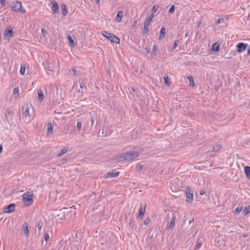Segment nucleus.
Listing matches in <instances>:
<instances>
[{
	"instance_id": "1",
	"label": "nucleus",
	"mask_w": 250,
	"mask_h": 250,
	"mask_svg": "<svg viewBox=\"0 0 250 250\" xmlns=\"http://www.w3.org/2000/svg\"><path fill=\"white\" fill-rule=\"evenodd\" d=\"M34 194L33 191H26L22 196L24 203L26 206H29L33 203V197Z\"/></svg>"
},
{
	"instance_id": "2",
	"label": "nucleus",
	"mask_w": 250,
	"mask_h": 250,
	"mask_svg": "<svg viewBox=\"0 0 250 250\" xmlns=\"http://www.w3.org/2000/svg\"><path fill=\"white\" fill-rule=\"evenodd\" d=\"M102 34L105 38L110 41L111 42H115L118 44L120 43V39L113 34L108 33L106 31H103Z\"/></svg>"
},
{
	"instance_id": "3",
	"label": "nucleus",
	"mask_w": 250,
	"mask_h": 250,
	"mask_svg": "<svg viewBox=\"0 0 250 250\" xmlns=\"http://www.w3.org/2000/svg\"><path fill=\"white\" fill-rule=\"evenodd\" d=\"M138 156V152L135 151L127 152L122 154L123 158L128 161L133 160Z\"/></svg>"
},
{
	"instance_id": "4",
	"label": "nucleus",
	"mask_w": 250,
	"mask_h": 250,
	"mask_svg": "<svg viewBox=\"0 0 250 250\" xmlns=\"http://www.w3.org/2000/svg\"><path fill=\"white\" fill-rule=\"evenodd\" d=\"M11 7L12 9L16 12H21L25 13L26 12L25 10H22L21 2L19 1H15L11 3Z\"/></svg>"
},
{
	"instance_id": "5",
	"label": "nucleus",
	"mask_w": 250,
	"mask_h": 250,
	"mask_svg": "<svg viewBox=\"0 0 250 250\" xmlns=\"http://www.w3.org/2000/svg\"><path fill=\"white\" fill-rule=\"evenodd\" d=\"M186 195L187 197V199L186 200V201L188 203H190L193 201V191L191 189H190L189 188H188L186 189Z\"/></svg>"
},
{
	"instance_id": "6",
	"label": "nucleus",
	"mask_w": 250,
	"mask_h": 250,
	"mask_svg": "<svg viewBox=\"0 0 250 250\" xmlns=\"http://www.w3.org/2000/svg\"><path fill=\"white\" fill-rule=\"evenodd\" d=\"M248 44L243 42L238 43L237 45V51L239 53L244 52L247 48Z\"/></svg>"
},
{
	"instance_id": "7",
	"label": "nucleus",
	"mask_w": 250,
	"mask_h": 250,
	"mask_svg": "<svg viewBox=\"0 0 250 250\" xmlns=\"http://www.w3.org/2000/svg\"><path fill=\"white\" fill-rule=\"evenodd\" d=\"M15 205L13 203H12L6 207L4 209V213H10L14 211L15 210Z\"/></svg>"
},
{
	"instance_id": "8",
	"label": "nucleus",
	"mask_w": 250,
	"mask_h": 250,
	"mask_svg": "<svg viewBox=\"0 0 250 250\" xmlns=\"http://www.w3.org/2000/svg\"><path fill=\"white\" fill-rule=\"evenodd\" d=\"M5 37L8 38H12L13 37V29L11 27H9L6 28L5 32L4 34Z\"/></svg>"
},
{
	"instance_id": "9",
	"label": "nucleus",
	"mask_w": 250,
	"mask_h": 250,
	"mask_svg": "<svg viewBox=\"0 0 250 250\" xmlns=\"http://www.w3.org/2000/svg\"><path fill=\"white\" fill-rule=\"evenodd\" d=\"M51 4H52V6H53L52 7V10L54 13L57 12L58 11V9H59V6H58L57 2L54 0H51Z\"/></svg>"
},
{
	"instance_id": "10",
	"label": "nucleus",
	"mask_w": 250,
	"mask_h": 250,
	"mask_svg": "<svg viewBox=\"0 0 250 250\" xmlns=\"http://www.w3.org/2000/svg\"><path fill=\"white\" fill-rule=\"evenodd\" d=\"M150 26V23L146 22L145 21L144 26L143 29V33L144 34H146L148 32V28Z\"/></svg>"
},
{
	"instance_id": "11",
	"label": "nucleus",
	"mask_w": 250,
	"mask_h": 250,
	"mask_svg": "<svg viewBox=\"0 0 250 250\" xmlns=\"http://www.w3.org/2000/svg\"><path fill=\"white\" fill-rule=\"evenodd\" d=\"M175 220H176V216H175L174 215V213H173V217H172L171 220V221L168 225V229H171L174 227V226L175 225Z\"/></svg>"
},
{
	"instance_id": "12",
	"label": "nucleus",
	"mask_w": 250,
	"mask_h": 250,
	"mask_svg": "<svg viewBox=\"0 0 250 250\" xmlns=\"http://www.w3.org/2000/svg\"><path fill=\"white\" fill-rule=\"evenodd\" d=\"M146 206V205L145 204L144 206H141L140 207V209H139V215L138 217L144 215V214L145 213Z\"/></svg>"
},
{
	"instance_id": "13",
	"label": "nucleus",
	"mask_w": 250,
	"mask_h": 250,
	"mask_svg": "<svg viewBox=\"0 0 250 250\" xmlns=\"http://www.w3.org/2000/svg\"><path fill=\"white\" fill-rule=\"evenodd\" d=\"M54 65L53 64V62L51 63L50 62H48V63L46 66H45V68L48 70L49 71H52L54 69Z\"/></svg>"
},
{
	"instance_id": "14",
	"label": "nucleus",
	"mask_w": 250,
	"mask_h": 250,
	"mask_svg": "<svg viewBox=\"0 0 250 250\" xmlns=\"http://www.w3.org/2000/svg\"><path fill=\"white\" fill-rule=\"evenodd\" d=\"M166 32L165 27H162L161 29L160 34H159V40H161L165 37V34Z\"/></svg>"
},
{
	"instance_id": "15",
	"label": "nucleus",
	"mask_w": 250,
	"mask_h": 250,
	"mask_svg": "<svg viewBox=\"0 0 250 250\" xmlns=\"http://www.w3.org/2000/svg\"><path fill=\"white\" fill-rule=\"evenodd\" d=\"M124 16V13L123 11H119L117 15L116 21L118 22H120L121 21L122 18Z\"/></svg>"
},
{
	"instance_id": "16",
	"label": "nucleus",
	"mask_w": 250,
	"mask_h": 250,
	"mask_svg": "<svg viewBox=\"0 0 250 250\" xmlns=\"http://www.w3.org/2000/svg\"><path fill=\"white\" fill-rule=\"evenodd\" d=\"M44 99V95L43 92L42 90V89H39L38 90V100L40 101H42Z\"/></svg>"
},
{
	"instance_id": "17",
	"label": "nucleus",
	"mask_w": 250,
	"mask_h": 250,
	"mask_svg": "<svg viewBox=\"0 0 250 250\" xmlns=\"http://www.w3.org/2000/svg\"><path fill=\"white\" fill-rule=\"evenodd\" d=\"M23 233L26 236H28V235L29 233V230L28 228L27 224L26 223H24L23 225Z\"/></svg>"
},
{
	"instance_id": "18",
	"label": "nucleus",
	"mask_w": 250,
	"mask_h": 250,
	"mask_svg": "<svg viewBox=\"0 0 250 250\" xmlns=\"http://www.w3.org/2000/svg\"><path fill=\"white\" fill-rule=\"evenodd\" d=\"M61 9L63 16H65L67 13L66 5L64 4H62L61 6Z\"/></svg>"
},
{
	"instance_id": "19",
	"label": "nucleus",
	"mask_w": 250,
	"mask_h": 250,
	"mask_svg": "<svg viewBox=\"0 0 250 250\" xmlns=\"http://www.w3.org/2000/svg\"><path fill=\"white\" fill-rule=\"evenodd\" d=\"M245 173L247 177L250 179V167L247 166L244 168Z\"/></svg>"
},
{
	"instance_id": "20",
	"label": "nucleus",
	"mask_w": 250,
	"mask_h": 250,
	"mask_svg": "<svg viewBox=\"0 0 250 250\" xmlns=\"http://www.w3.org/2000/svg\"><path fill=\"white\" fill-rule=\"evenodd\" d=\"M119 172L112 171L111 172H109L108 174V176L110 177H116L119 175Z\"/></svg>"
},
{
	"instance_id": "21",
	"label": "nucleus",
	"mask_w": 250,
	"mask_h": 250,
	"mask_svg": "<svg viewBox=\"0 0 250 250\" xmlns=\"http://www.w3.org/2000/svg\"><path fill=\"white\" fill-rule=\"evenodd\" d=\"M219 44L217 42H215L213 44L212 49L215 51H218L219 49Z\"/></svg>"
},
{
	"instance_id": "22",
	"label": "nucleus",
	"mask_w": 250,
	"mask_h": 250,
	"mask_svg": "<svg viewBox=\"0 0 250 250\" xmlns=\"http://www.w3.org/2000/svg\"><path fill=\"white\" fill-rule=\"evenodd\" d=\"M143 162H141L136 165V168L138 170L141 171L143 168Z\"/></svg>"
},
{
	"instance_id": "23",
	"label": "nucleus",
	"mask_w": 250,
	"mask_h": 250,
	"mask_svg": "<svg viewBox=\"0 0 250 250\" xmlns=\"http://www.w3.org/2000/svg\"><path fill=\"white\" fill-rule=\"evenodd\" d=\"M188 79L189 81L190 85L192 86H194V80L193 79V77L192 76H189L188 77Z\"/></svg>"
},
{
	"instance_id": "24",
	"label": "nucleus",
	"mask_w": 250,
	"mask_h": 250,
	"mask_svg": "<svg viewBox=\"0 0 250 250\" xmlns=\"http://www.w3.org/2000/svg\"><path fill=\"white\" fill-rule=\"evenodd\" d=\"M221 147L220 145H216L213 147L212 151L217 152L221 148Z\"/></svg>"
},
{
	"instance_id": "25",
	"label": "nucleus",
	"mask_w": 250,
	"mask_h": 250,
	"mask_svg": "<svg viewBox=\"0 0 250 250\" xmlns=\"http://www.w3.org/2000/svg\"><path fill=\"white\" fill-rule=\"evenodd\" d=\"M67 151V149L65 148H63L58 154L57 157H60L63 154H65Z\"/></svg>"
},
{
	"instance_id": "26",
	"label": "nucleus",
	"mask_w": 250,
	"mask_h": 250,
	"mask_svg": "<svg viewBox=\"0 0 250 250\" xmlns=\"http://www.w3.org/2000/svg\"><path fill=\"white\" fill-rule=\"evenodd\" d=\"M249 212H250V206L248 205L245 207L244 210H243V213L245 215H246Z\"/></svg>"
},
{
	"instance_id": "27",
	"label": "nucleus",
	"mask_w": 250,
	"mask_h": 250,
	"mask_svg": "<svg viewBox=\"0 0 250 250\" xmlns=\"http://www.w3.org/2000/svg\"><path fill=\"white\" fill-rule=\"evenodd\" d=\"M154 18V16L153 14L150 15L148 16V17L146 20L145 22L150 23L151 21H152Z\"/></svg>"
},
{
	"instance_id": "28",
	"label": "nucleus",
	"mask_w": 250,
	"mask_h": 250,
	"mask_svg": "<svg viewBox=\"0 0 250 250\" xmlns=\"http://www.w3.org/2000/svg\"><path fill=\"white\" fill-rule=\"evenodd\" d=\"M67 39L69 41L70 45L71 46H74L75 45L74 41L73 39L72 38V37L70 36H68L67 37Z\"/></svg>"
},
{
	"instance_id": "29",
	"label": "nucleus",
	"mask_w": 250,
	"mask_h": 250,
	"mask_svg": "<svg viewBox=\"0 0 250 250\" xmlns=\"http://www.w3.org/2000/svg\"><path fill=\"white\" fill-rule=\"evenodd\" d=\"M23 116L25 118H28L30 116L29 111V108H27L25 111L23 113Z\"/></svg>"
},
{
	"instance_id": "30",
	"label": "nucleus",
	"mask_w": 250,
	"mask_h": 250,
	"mask_svg": "<svg viewBox=\"0 0 250 250\" xmlns=\"http://www.w3.org/2000/svg\"><path fill=\"white\" fill-rule=\"evenodd\" d=\"M201 246H202V242H201V241H200L199 240H198L197 241L196 244L195 245L194 250H198L201 247Z\"/></svg>"
},
{
	"instance_id": "31",
	"label": "nucleus",
	"mask_w": 250,
	"mask_h": 250,
	"mask_svg": "<svg viewBox=\"0 0 250 250\" xmlns=\"http://www.w3.org/2000/svg\"><path fill=\"white\" fill-rule=\"evenodd\" d=\"M26 67L25 65H23L21 66V70H20V73L21 75H24Z\"/></svg>"
},
{
	"instance_id": "32",
	"label": "nucleus",
	"mask_w": 250,
	"mask_h": 250,
	"mask_svg": "<svg viewBox=\"0 0 250 250\" xmlns=\"http://www.w3.org/2000/svg\"><path fill=\"white\" fill-rule=\"evenodd\" d=\"M157 52V48L156 44H154L152 49V53L153 55H155Z\"/></svg>"
},
{
	"instance_id": "33",
	"label": "nucleus",
	"mask_w": 250,
	"mask_h": 250,
	"mask_svg": "<svg viewBox=\"0 0 250 250\" xmlns=\"http://www.w3.org/2000/svg\"><path fill=\"white\" fill-rule=\"evenodd\" d=\"M53 131V128L51 124H48L47 125V131L48 133H50Z\"/></svg>"
},
{
	"instance_id": "34",
	"label": "nucleus",
	"mask_w": 250,
	"mask_h": 250,
	"mask_svg": "<svg viewBox=\"0 0 250 250\" xmlns=\"http://www.w3.org/2000/svg\"><path fill=\"white\" fill-rule=\"evenodd\" d=\"M175 10V6H174V5H172V6L170 7V9H169V11H168V13H169V14H172V13H174V12Z\"/></svg>"
},
{
	"instance_id": "35",
	"label": "nucleus",
	"mask_w": 250,
	"mask_h": 250,
	"mask_svg": "<svg viewBox=\"0 0 250 250\" xmlns=\"http://www.w3.org/2000/svg\"><path fill=\"white\" fill-rule=\"evenodd\" d=\"M164 79L165 83L167 85H168L169 84V83L168 82V81H169L168 77L167 75H166L164 76Z\"/></svg>"
},
{
	"instance_id": "36",
	"label": "nucleus",
	"mask_w": 250,
	"mask_h": 250,
	"mask_svg": "<svg viewBox=\"0 0 250 250\" xmlns=\"http://www.w3.org/2000/svg\"><path fill=\"white\" fill-rule=\"evenodd\" d=\"M241 207H237L234 210V213H239L241 212Z\"/></svg>"
},
{
	"instance_id": "37",
	"label": "nucleus",
	"mask_w": 250,
	"mask_h": 250,
	"mask_svg": "<svg viewBox=\"0 0 250 250\" xmlns=\"http://www.w3.org/2000/svg\"><path fill=\"white\" fill-rule=\"evenodd\" d=\"M13 94L19 95V89L18 87L15 88L13 90Z\"/></svg>"
},
{
	"instance_id": "38",
	"label": "nucleus",
	"mask_w": 250,
	"mask_h": 250,
	"mask_svg": "<svg viewBox=\"0 0 250 250\" xmlns=\"http://www.w3.org/2000/svg\"><path fill=\"white\" fill-rule=\"evenodd\" d=\"M80 83V86L81 88H83L84 87H85L84 83H83L82 80H79Z\"/></svg>"
},
{
	"instance_id": "39",
	"label": "nucleus",
	"mask_w": 250,
	"mask_h": 250,
	"mask_svg": "<svg viewBox=\"0 0 250 250\" xmlns=\"http://www.w3.org/2000/svg\"><path fill=\"white\" fill-rule=\"evenodd\" d=\"M81 126H82L81 123L80 122H78L77 124V127L78 130L79 131H80L81 130Z\"/></svg>"
},
{
	"instance_id": "40",
	"label": "nucleus",
	"mask_w": 250,
	"mask_h": 250,
	"mask_svg": "<svg viewBox=\"0 0 250 250\" xmlns=\"http://www.w3.org/2000/svg\"><path fill=\"white\" fill-rule=\"evenodd\" d=\"M150 222V219L149 218H147L146 219L144 222V224L145 225H147Z\"/></svg>"
},
{
	"instance_id": "41",
	"label": "nucleus",
	"mask_w": 250,
	"mask_h": 250,
	"mask_svg": "<svg viewBox=\"0 0 250 250\" xmlns=\"http://www.w3.org/2000/svg\"><path fill=\"white\" fill-rule=\"evenodd\" d=\"M224 19L223 18L219 19L216 22V24H219L224 22Z\"/></svg>"
},
{
	"instance_id": "42",
	"label": "nucleus",
	"mask_w": 250,
	"mask_h": 250,
	"mask_svg": "<svg viewBox=\"0 0 250 250\" xmlns=\"http://www.w3.org/2000/svg\"><path fill=\"white\" fill-rule=\"evenodd\" d=\"M60 215V219H63L64 218V215L63 214V212L62 211V210L60 211V213L58 214V216H59Z\"/></svg>"
},
{
	"instance_id": "43",
	"label": "nucleus",
	"mask_w": 250,
	"mask_h": 250,
	"mask_svg": "<svg viewBox=\"0 0 250 250\" xmlns=\"http://www.w3.org/2000/svg\"><path fill=\"white\" fill-rule=\"evenodd\" d=\"M49 239V235L48 233H45L44 235L45 241L47 242L48 240Z\"/></svg>"
},
{
	"instance_id": "44",
	"label": "nucleus",
	"mask_w": 250,
	"mask_h": 250,
	"mask_svg": "<svg viewBox=\"0 0 250 250\" xmlns=\"http://www.w3.org/2000/svg\"><path fill=\"white\" fill-rule=\"evenodd\" d=\"M179 44V41H176L173 46V49H175Z\"/></svg>"
},
{
	"instance_id": "45",
	"label": "nucleus",
	"mask_w": 250,
	"mask_h": 250,
	"mask_svg": "<svg viewBox=\"0 0 250 250\" xmlns=\"http://www.w3.org/2000/svg\"><path fill=\"white\" fill-rule=\"evenodd\" d=\"M157 9H158V6H156V5H154V6L153 7V8H152V12H153V13L155 12L157 10Z\"/></svg>"
},
{
	"instance_id": "46",
	"label": "nucleus",
	"mask_w": 250,
	"mask_h": 250,
	"mask_svg": "<svg viewBox=\"0 0 250 250\" xmlns=\"http://www.w3.org/2000/svg\"><path fill=\"white\" fill-rule=\"evenodd\" d=\"M0 3L2 6H4L5 4V0H0Z\"/></svg>"
},
{
	"instance_id": "47",
	"label": "nucleus",
	"mask_w": 250,
	"mask_h": 250,
	"mask_svg": "<svg viewBox=\"0 0 250 250\" xmlns=\"http://www.w3.org/2000/svg\"><path fill=\"white\" fill-rule=\"evenodd\" d=\"M42 33L43 34H44V35H45V34H47V31H46V30L45 29H42Z\"/></svg>"
},
{
	"instance_id": "48",
	"label": "nucleus",
	"mask_w": 250,
	"mask_h": 250,
	"mask_svg": "<svg viewBox=\"0 0 250 250\" xmlns=\"http://www.w3.org/2000/svg\"><path fill=\"white\" fill-rule=\"evenodd\" d=\"M94 121H95L94 118H92L91 119V125L92 126L94 125Z\"/></svg>"
},
{
	"instance_id": "49",
	"label": "nucleus",
	"mask_w": 250,
	"mask_h": 250,
	"mask_svg": "<svg viewBox=\"0 0 250 250\" xmlns=\"http://www.w3.org/2000/svg\"><path fill=\"white\" fill-rule=\"evenodd\" d=\"M42 225L40 223H38V228L39 230H40L42 229Z\"/></svg>"
},
{
	"instance_id": "50",
	"label": "nucleus",
	"mask_w": 250,
	"mask_h": 250,
	"mask_svg": "<svg viewBox=\"0 0 250 250\" xmlns=\"http://www.w3.org/2000/svg\"><path fill=\"white\" fill-rule=\"evenodd\" d=\"M205 193V192L204 190H202L200 191V195H204Z\"/></svg>"
},
{
	"instance_id": "51",
	"label": "nucleus",
	"mask_w": 250,
	"mask_h": 250,
	"mask_svg": "<svg viewBox=\"0 0 250 250\" xmlns=\"http://www.w3.org/2000/svg\"><path fill=\"white\" fill-rule=\"evenodd\" d=\"M3 147L1 145H0V154H1L2 152Z\"/></svg>"
},
{
	"instance_id": "52",
	"label": "nucleus",
	"mask_w": 250,
	"mask_h": 250,
	"mask_svg": "<svg viewBox=\"0 0 250 250\" xmlns=\"http://www.w3.org/2000/svg\"><path fill=\"white\" fill-rule=\"evenodd\" d=\"M247 53L248 55H250V45L249 47V48L248 49Z\"/></svg>"
},
{
	"instance_id": "53",
	"label": "nucleus",
	"mask_w": 250,
	"mask_h": 250,
	"mask_svg": "<svg viewBox=\"0 0 250 250\" xmlns=\"http://www.w3.org/2000/svg\"><path fill=\"white\" fill-rule=\"evenodd\" d=\"M72 70H73V72H74V74L75 75H76V70H75V68L74 67V68H72Z\"/></svg>"
},
{
	"instance_id": "54",
	"label": "nucleus",
	"mask_w": 250,
	"mask_h": 250,
	"mask_svg": "<svg viewBox=\"0 0 250 250\" xmlns=\"http://www.w3.org/2000/svg\"><path fill=\"white\" fill-rule=\"evenodd\" d=\"M54 63L56 64H57L58 65H59V62L58 60H57V61H55Z\"/></svg>"
},
{
	"instance_id": "55",
	"label": "nucleus",
	"mask_w": 250,
	"mask_h": 250,
	"mask_svg": "<svg viewBox=\"0 0 250 250\" xmlns=\"http://www.w3.org/2000/svg\"><path fill=\"white\" fill-rule=\"evenodd\" d=\"M201 21H199V22H198L197 26H199L200 25V24H201Z\"/></svg>"
},
{
	"instance_id": "56",
	"label": "nucleus",
	"mask_w": 250,
	"mask_h": 250,
	"mask_svg": "<svg viewBox=\"0 0 250 250\" xmlns=\"http://www.w3.org/2000/svg\"><path fill=\"white\" fill-rule=\"evenodd\" d=\"M100 0H96V3H97V4H98V3H99V2H100Z\"/></svg>"
},
{
	"instance_id": "57",
	"label": "nucleus",
	"mask_w": 250,
	"mask_h": 250,
	"mask_svg": "<svg viewBox=\"0 0 250 250\" xmlns=\"http://www.w3.org/2000/svg\"><path fill=\"white\" fill-rule=\"evenodd\" d=\"M243 236H244V237H247V234L244 233V234H243Z\"/></svg>"
},
{
	"instance_id": "58",
	"label": "nucleus",
	"mask_w": 250,
	"mask_h": 250,
	"mask_svg": "<svg viewBox=\"0 0 250 250\" xmlns=\"http://www.w3.org/2000/svg\"><path fill=\"white\" fill-rule=\"evenodd\" d=\"M146 50H147V53H149V50L148 49H146Z\"/></svg>"
},
{
	"instance_id": "59",
	"label": "nucleus",
	"mask_w": 250,
	"mask_h": 250,
	"mask_svg": "<svg viewBox=\"0 0 250 250\" xmlns=\"http://www.w3.org/2000/svg\"><path fill=\"white\" fill-rule=\"evenodd\" d=\"M186 37H188V33H186Z\"/></svg>"
},
{
	"instance_id": "60",
	"label": "nucleus",
	"mask_w": 250,
	"mask_h": 250,
	"mask_svg": "<svg viewBox=\"0 0 250 250\" xmlns=\"http://www.w3.org/2000/svg\"><path fill=\"white\" fill-rule=\"evenodd\" d=\"M132 90H133V91H135V89H134L133 87H132Z\"/></svg>"
},
{
	"instance_id": "61",
	"label": "nucleus",
	"mask_w": 250,
	"mask_h": 250,
	"mask_svg": "<svg viewBox=\"0 0 250 250\" xmlns=\"http://www.w3.org/2000/svg\"><path fill=\"white\" fill-rule=\"evenodd\" d=\"M191 222H192V221H189V224L191 223Z\"/></svg>"
}]
</instances>
